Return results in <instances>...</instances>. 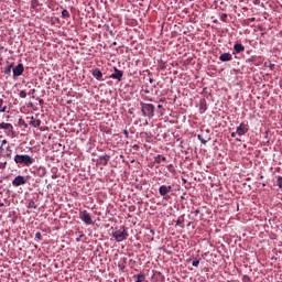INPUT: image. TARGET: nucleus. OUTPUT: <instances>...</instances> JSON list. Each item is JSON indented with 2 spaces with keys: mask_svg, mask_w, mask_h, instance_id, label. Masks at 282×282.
I'll use <instances>...</instances> for the list:
<instances>
[{
  "mask_svg": "<svg viewBox=\"0 0 282 282\" xmlns=\"http://www.w3.org/2000/svg\"><path fill=\"white\" fill-rule=\"evenodd\" d=\"M0 151H3V145H0Z\"/></svg>",
  "mask_w": 282,
  "mask_h": 282,
  "instance_id": "49530a36",
  "label": "nucleus"
},
{
  "mask_svg": "<svg viewBox=\"0 0 282 282\" xmlns=\"http://www.w3.org/2000/svg\"><path fill=\"white\" fill-rule=\"evenodd\" d=\"M112 45H118V42H113Z\"/></svg>",
  "mask_w": 282,
  "mask_h": 282,
  "instance_id": "de8ad7c7",
  "label": "nucleus"
},
{
  "mask_svg": "<svg viewBox=\"0 0 282 282\" xmlns=\"http://www.w3.org/2000/svg\"><path fill=\"white\" fill-rule=\"evenodd\" d=\"M273 67H274V64H270V68L273 69Z\"/></svg>",
  "mask_w": 282,
  "mask_h": 282,
  "instance_id": "a19ab883",
  "label": "nucleus"
},
{
  "mask_svg": "<svg viewBox=\"0 0 282 282\" xmlns=\"http://www.w3.org/2000/svg\"><path fill=\"white\" fill-rule=\"evenodd\" d=\"M52 180H56V175H52Z\"/></svg>",
  "mask_w": 282,
  "mask_h": 282,
  "instance_id": "37998d69",
  "label": "nucleus"
},
{
  "mask_svg": "<svg viewBox=\"0 0 282 282\" xmlns=\"http://www.w3.org/2000/svg\"><path fill=\"white\" fill-rule=\"evenodd\" d=\"M231 138H237V132H231Z\"/></svg>",
  "mask_w": 282,
  "mask_h": 282,
  "instance_id": "4c0bfd02",
  "label": "nucleus"
},
{
  "mask_svg": "<svg viewBox=\"0 0 282 282\" xmlns=\"http://www.w3.org/2000/svg\"><path fill=\"white\" fill-rule=\"evenodd\" d=\"M6 158L8 160H12V148L9 145L7 147V154H6Z\"/></svg>",
  "mask_w": 282,
  "mask_h": 282,
  "instance_id": "a211bd4d",
  "label": "nucleus"
},
{
  "mask_svg": "<svg viewBox=\"0 0 282 282\" xmlns=\"http://www.w3.org/2000/svg\"><path fill=\"white\" fill-rule=\"evenodd\" d=\"M144 94H150V91L145 89V90H144Z\"/></svg>",
  "mask_w": 282,
  "mask_h": 282,
  "instance_id": "c03bdc74",
  "label": "nucleus"
},
{
  "mask_svg": "<svg viewBox=\"0 0 282 282\" xmlns=\"http://www.w3.org/2000/svg\"><path fill=\"white\" fill-rule=\"evenodd\" d=\"M62 19H69V11H67V9L62 11Z\"/></svg>",
  "mask_w": 282,
  "mask_h": 282,
  "instance_id": "4be33fe9",
  "label": "nucleus"
},
{
  "mask_svg": "<svg viewBox=\"0 0 282 282\" xmlns=\"http://www.w3.org/2000/svg\"><path fill=\"white\" fill-rule=\"evenodd\" d=\"M199 109H200L202 111H206V109H207L206 102L200 101Z\"/></svg>",
  "mask_w": 282,
  "mask_h": 282,
  "instance_id": "b1692460",
  "label": "nucleus"
},
{
  "mask_svg": "<svg viewBox=\"0 0 282 282\" xmlns=\"http://www.w3.org/2000/svg\"><path fill=\"white\" fill-rule=\"evenodd\" d=\"M197 138H198V140H202V134H198Z\"/></svg>",
  "mask_w": 282,
  "mask_h": 282,
  "instance_id": "79ce46f5",
  "label": "nucleus"
},
{
  "mask_svg": "<svg viewBox=\"0 0 282 282\" xmlns=\"http://www.w3.org/2000/svg\"><path fill=\"white\" fill-rule=\"evenodd\" d=\"M242 282H252V279H250V276H248V275H243Z\"/></svg>",
  "mask_w": 282,
  "mask_h": 282,
  "instance_id": "a878e982",
  "label": "nucleus"
},
{
  "mask_svg": "<svg viewBox=\"0 0 282 282\" xmlns=\"http://www.w3.org/2000/svg\"><path fill=\"white\" fill-rule=\"evenodd\" d=\"M4 144H8V140L3 139L1 145L4 147Z\"/></svg>",
  "mask_w": 282,
  "mask_h": 282,
  "instance_id": "f704fd0d",
  "label": "nucleus"
},
{
  "mask_svg": "<svg viewBox=\"0 0 282 282\" xmlns=\"http://www.w3.org/2000/svg\"><path fill=\"white\" fill-rule=\"evenodd\" d=\"M112 237L115 241L120 243L121 241H124L129 237V232L127 231V229H124V227H122V230H117L112 232Z\"/></svg>",
  "mask_w": 282,
  "mask_h": 282,
  "instance_id": "7ed1b4c3",
  "label": "nucleus"
},
{
  "mask_svg": "<svg viewBox=\"0 0 282 282\" xmlns=\"http://www.w3.org/2000/svg\"><path fill=\"white\" fill-rule=\"evenodd\" d=\"M35 239H36L37 241H41V239H43V235H42L40 231H37V232L35 234Z\"/></svg>",
  "mask_w": 282,
  "mask_h": 282,
  "instance_id": "393cba45",
  "label": "nucleus"
},
{
  "mask_svg": "<svg viewBox=\"0 0 282 282\" xmlns=\"http://www.w3.org/2000/svg\"><path fill=\"white\" fill-rule=\"evenodd\" d=\"M0 129H3L7 135H10V133L14 134V126H12V123L1 122Z\"/></svg>",
  "mask_w": 282,
  "mask_h": 282,
  "instance_id": "6e6552de",
  "label": "nucleus"
},
{
  "mask_svg": "<svg viewBox=\"0 0 282 282\" xmlns=\"http://www.w3.org/2000/svg\"><path fill=\"white\" fill-rule=\"evenodd\" d=\"M8 162L0 163V169H6Z\"/></svg>",
  "mask_w": 282,
  "mask_h": 282,
  "instance_id": "473e14b6",
  "label": "nucleus"
},
{
  "mask_svg": "<svg viewBox=\"0 0 282 282\" xmlns=\"http://www.w3.org/2000/svg\"><path fill=\"white\" fill-rule=\"evenodd\" d=\"M122 76H124V73L118 69V67H113V73L110 75V78L113 80H122Z\"/></svg>",
  "mask_w": 282,
  "mask_h": 282,
  "instance_id": "1a4fd4ad",
  "label": "nucleus"
},
{
  "mask_svg": "<svg viewBox=\"0 0 282 282\" xmlns=\"http://www.w3.org/2000/svg\"><path fill=\"white\" fill-rule=\"evenodd\" d=\"M23 72H25V67L23 66V64H18L13 68V77L17 78L18 76H21Z\"/></svg>",
  "mask_w": 282,
  "mask_h": 282,
  "instance_id": "9d476101",
  "label": "nucleus"
},
{
  "mask_svg": "<svg viewBox=\"0 0 282 282\" xmlns=\"http://www.w3.org/2000/svg\"><path fill=\"white\" fill-rule=\"evenodd\" d=\"M192 265H193L194 268H199V260H194V261L192 262Z\"/></svg>",
  "mask_w": 282,
  "mask_h": 282,
  "instance_id": "c85d7f7f",
  "label": "nucleus"
},
{
  "mask_svg": "<svg viewBox=\"0 0 282 282\" xmlns=\"http://www.w3.org/2000/svg\"><path fill=\"white\" fill-rule=\"evenodd\" d=\"M145 276H147L145 274L140 273L134 275V279H137V282H142L144 281Z\"/></svg>",
  "mask_w": 282,
  "mask_h": 282,
  "instance_id": "412c9836",
  "label": "nucleus"
},
{
  "mask_svg": "<svg viewBox=\"0 0 282 282\" xmlns=\"http://www.w3.org/2000/svg\"><path fill=\"white\" fill-rule=\"evenodd\" d=\"M79 237H85V235H84V234H82Z\"/></svg>",
  "mask_w": 282,
  "mask_h": 282,
  "instance_id": "3c124183",
  "label": "nucleus"
},
{
  "mask_svg": "<svg viewBox=\"0 0 282 282\" xmlns=\"http://www.w3.org/2000/svg\"><path fill=\"white\" fill-rule=\"evenodd\" d=\"M109 160H111V156L108 154L99 156V159L97 160V164H99L100 166H107V164H109Z\"/></svg>",
  "mask_w": 282,
  "mask_h": 282,
  "instance_id": "9b49d317",
  "label": "nucleus"
},
{
  "mask_svg": "<svg viewBox=\"0 0 282 282\" xmlns=\"http://www.w3.org/2000/svg\"><path fill=\"white\" fill-rule=\"evenodd\" d=\"M24 184H28V180H25V176L18 175L12 181V185L15 187L24 186Z\"/></svg>",
  "mask_w": 282,
  "mask_h": 282,
  "instance_id": "0eeeda50",
  "label": "nucleus"
},
{
  "mask_svg": "<svg viewBox=\"0 0 282 282\" xmlns=\"http://www.w3.org/2000/svg\"><path fill=\"white\" fill-rule=\"evenodd\" d=\"M176 226H180V228H184V216H180L176 220Z\"/></svg>",
  "mask_w": 282,
  "mask_h": 282,
  "instance_id": "f3484780",
  "label": "nucleus"
},
{
  "mask_svg": "<svg viewBox=\"0 0 282 282\" xmlns=\"http://www.w3.org/2000/svg\"><path fill=\"white\" fill-rule=\"evenodd\" d=\"M155 162H156V164H160L161 162H166V156H162V155L159 154L155 158Z\"/></svg>",
  "mask_w": 282,
  "mask_h": 282,
  "instance_id": "6ab92c4d",
  "label": "nucleus"
},
{
  "mask_svg": "<svg viewBox=\"0 0 282 282\" xmlns=\"http://www.w3.org/2000/svg\"><path fill=\"white\" fill-rule=\"evenodd\" d=\"M141 111L144 118H153L155 116V106L153 104L141 102Z\"/></svg>",
  "mask_w": 282,
  "mask_h": 282,
  "instance_id": "f03ea898",
  "label": "nucleus"
},
{
  "mask_svg": "<svg viewBox=\"0 0 282 282\" xmlns=\"http://www.w3.org/2000/svg\"><path fill=\"white\" fill-rule=\"evenodd\" d=\"M202 144H206V140L202 139L200 140Z\"/></svg>",
  "mask_w": 282,
  "mask_h": 282,
  "instance_id": "ea45409f",
  "label": "nucleus"
},
{
  "mask_svg": "<svg viewBox=\"0 0 282 282\" xmlns=\"http://www.w3.org/2000/svg\"><path fill=\"white\" fill-rule=\"evenodd\" d=\"M4 102L6 101L3 99H0V107H3Z\"/></svg>",
  "mask_w": 282,
  "mask_h": 282,
  "instance_id": "c9c22d12",
  "label": "nucleus"
},
{
  "mask_svg": "<svg viewBox=\"0 0 282 282\" xmlns=\"http://www.w3.org/2000/svg\"><path fill=\"white\" fill-rule=\"evenodd\" d=\"M14 162L18 166H32L36 161L28 154H15Z\"/></svg>",
  "mask_w": 282,
  "mask_h": 282,
  "instance_id": "f257e3e1",
  "label": "nucleus"
},
{
  "mask_svg": "<svg viewBox=\"0 0 282 282\" xmlns=\"http://www.w3.org/2000/svg\"><path fill=\"white\" fill-rule=\"evenodd\" d=\"M248 131H250V127L248 126V123L241 122L239 124V127H237L236 129V133L237 135H246V133H248Z\"/></svg>",
  "mask_w": 282,
  "mask_h": 282,
  "instance_id": "423d86ee",
  "label": "nucleus"
},
{
  "mask_svg": "<svg viewBox=\"0 0 282 282\" xmlns=\"http://www.w3.org/2000/svg\"><path fill=\"white\" fill-rule=\"evenodd\" d=\"M278 186L282 189V176L278 177Z\"/></svg>",
  "mask_w": 282,
  "mask_h": 282,
  "instance_id": "c756f323",
  "label": "nucleus"
},
{
  "mask_svg": "<svg viewBox=\"0 0 282 282\" xmlns=\"http://www.w3.org/2000/svg\"><path fill=\"white\" fill-rule=\"evenodd\" d=\"M241 52H246V46L241 43H236L234 45V54H241Z\"/></svg>",
  "mask_w": 282,
  "mask_h": 282,
  "instance_id": "ddd939ff",
  "label": "nucleus"
},
{
  "mask_svg": "<svg viewBox=\"0 0 282 282\" xmlns=\"http://www.w3.org/2000/svg\"><path fill=\"white\" fill-rule=\"evenodd\" d=\"M172 191H173V186L161 185L159 188V194L161 195V197H163V199H171V197L169 196V193H171Z\"/></svg>",
  "mask_w": 282,
  "mask_h": 282,
  "instance_id": "20e7f679",
  "label": "nucleus"
},
{
  "mask_svg": "<svg viewBox=\"0 0 282 282\" xmlns=\"http://www.w3.org/2000/svg\"><path fill=\"white\" fill-rule=\"evenodd\" d=\"M251 21H254V18H252Z\"/></svg>",
  "mask_w": 282,
  "mask_h": 282,
  "instance_id": "864d4df0",
  "label": "nucleus"
},
{
  "mask_svg": "<svg viewBox=\"0 0 282 282\" xmlns=\"http://www.w3.org/2000/svg\"><path fill=\"white\" fill-rule=\"evenodd\" d=\"M219 61H221V63H228L229 61H232V55L230 53H223L219 56Z\"/></svg>",
  "mask_w": 282,
  "mask_h": 282,
  "instance_id": "4468645a",
  "label": "nucleus"
},
{
  "mask_svg": "<svg viewBox=\"0 0 282 282\" xmlns=\"http://www.w3.org/2000/svg\"><path fill=\"white\" fill-rule=\"evenodd\" d=\"M4 206V204L3 203H0V207H3Z\"/></svg>",
  "mask_w": 282,
  "mask_h": 282,
  "instance_id": "8fccbe9b",
  "label": "nucleus"
},
{
  "mask_svg": "<svg viewBox=\"0 0 282 282\" xmlns=\"http://www.w3.org/2000/svg\"><path fill=\"white\" fill-rule=\"evenodd\" d=\"M29 124H31V127H34V128L41 127V119H36L34 117H31Z\"/></svg>",
  "mask_w": 282,
  "mask_h": 282,
  "instance_id": "2eb2a0df",
  "label": "nucleus"
},
{
  "mask_svg": "<svg viewBox=\"0 0 282 282\" xmlns=\"http://www.w3.org/2000/svg\"><path fill=\"white\" fill-rule=\"evenodd\" d=\"M236 142H241V139H236Z\"/></svg>",
  "mask_w": 282,
  "mask_h": 282,
  "instance_id": "a18cd8bd",
  "label": "nucleus"
},
{
  "mask_svg": "<svg viewBox=\"0 0 282 282\" xmlns=\"http://www.w3.org/2000/svg\"><path fill=\"white\" fill-rule=\"evenodd\" d=\"M77 241H80V238H77Z\"/></svg>",
  "mask_w": 282,
  "mask_h": 282,
  "instance_id": "603ef678",
  "label": "nucleus"
},
{
  "mask_svg": "<svg viewBox=\"0 0 282 282\" xmlns=\"http://www.w3.org/2000/svg\"><path fill=\"white\" fill-rule=\"evenodd\" d=\"M252 3H253L254 6H259V3H261V0H252Z\"/></svg>",
  "mask_w": 282,
  "mask_h": 282,
  "instance_id": "7c9ffc66",
  "label": "nucleus"
},
{
  "mask_svg": "<svg viewBox=\"0 0 282 282\" xmlns=\"http://www.w3.org/2000/svg\"><path fill=\"white\" fill-rule=\"evenodd\" d=\"M12 67H14V63L9 64V65L4 68V74H6V76H10V74L12 73Z\"/></svg>",
  "mask_w": 282,
  "mask_h": 282,
  "instance_id": "dca6fc26",
  "label": "nucleus"
},
{
  "mask_svg": "<svg viewBox=\"0 0 282 282\" xmlns=\"http://www.w3.org/2000/svg\"><path fill=\"white\" fill-rule=\"evenodd\" d=\"M123 135L126 137V138H129V130H123Z\"/></svg>",
  "mask_w": 282,
  "mask_h": 282,
  "instance_id": "2f4dec72",
  "label": "nucleus"
},
{
  "mask_svg": "<svg viewBox=\"0 0 282 282\" xmlns=\"http://www.w3.org/2000/svg\"><path fill=\"white\" fill-rule=\"evenodd\" d=\"M8 111V106L0 107V113H6Z\"/></svg>",
  "mask_w": 282,
  "mask_h": 282,
  "instance_id": "cd10ccee",
  "label": "nucleus"
},
{
  "mask_svg": "<svg viewBox=\"0 0 282 282\" xmlns=\"http://www.w3.org/2000/svg\"><path fill=\"white\" fill-rule=\"evenodd\" d=\"M20 98H28V93H25V90H21Z\"/></svg>",
  "mask_w": 282,
  "mask_h": 282,
  "instance_id": "bb28decb",
  "label": "nucleus"
},
{
  "mask_svg": "<svg viewBox=\"0 0 282 282\" xmlns=\"http://www.w3.org/2000/svg\"><path fill=\"white\" fill-rule=\"evenodd\" d=\"M32 94H36V89H31V90L29 91V96H32Z\"/></svg>",
  "mask_w": 282,
  "mask_h": 282,
  "instance_id": "72a5a7b5",
  "label": "nucleus"
},
{
  "mask_svg": "<svg viewBox=\"0 0 282 282\" xmlns=\"http://www.w3.org/2000/svg\"><path fill=\"white\" fill-rule=\"evenodd\" d=\"M220 21H223L224 23H226V22L228 21V14L223 13V14L220 15Z\"/></svg>",
  "mask_w": 282,
  "mask_h": 282,
  "instance_id": "5701e85b",
  "label": "nucleus"
},
{
  "mask_svg": "<svg viewBox=\"0 0 282 282\" xmlns=\"http://www.w3.org/2000/svg\"><path fill=\"white\" fill-rule=\"evenodd\" d=\"M79 219H82V221H84V224H86L87 226H91V224H94V220L91 219V214H89V212L85 209L79 212Z\"/></svg>",
  "mask_w": 282,
  "mask_h": 282,
  "instance_id": "39448f33",
  "label": "nucleus"
},
{
  "mask_svg": "<svg viewBox=\"0 0 282 282\" xmlns=\"http://www.w3.org/2000/svg\"><path fill=\"white\" fill-rule=\"evenodd\" d=\"M29 208H34L36 210V208H39V205L34 202V199L29 200Z\"/></svg>",
  "mask_w": 282,
  "mask_h": 282,
  "instance_id": "aec40b11",
  "label": "nucleus"
},
{
  "mask_svg": "<svg viewBox=\"0 0 282 282\" xmlns=\"http://www.w3.org/2000/svg\"><path fill=\"white\" fill-rule=\"evenodd\" d=\"M91 75L96 78V80H99V82L105 80V79L102 78V72L100 70V68H94V69L91 70Z\"/></svg>",
  "mask_w": 282,
  "mask_h": 282,
  "instance_id": "f8f14e48",
  "label": "nucleus"
},
{
  "mask_svg": "<svg viewBox=\"0 0 282 282\" xmlns=\"http://www.w3.org/2000/svg\"><path fill=\"white\" fill-rule=\"evenodd\" d=\"M19 124H25V121L23 119H20Z\"/></svg>",
  "mask_w": 282,
  "mask_h": 282,
  "instance_id": "e433bc0d",
  "label": "nucleus"
},
{
  "mask_svg": "<svg viewBox=\"0 0 282 282\" xmlns=\"http://www.w3.org/2000/svg\"><path fill=\"white\" fill-rule=\"evenodd\" d=\"M158 108H159V109H162V105H159Z\"/></svg>",
  "mask_w": 282,
  "mask_h": 282,
  "instance_id": "09e8293b",
  "label": "nucleus"
},
{
  "mask_svg": "<svg viewBox=\"0 0 282 282\" xmlns=\"http://www.w3.org/2000/svg\"><path fill=\"white\" fill-rule=\"evenodd\" d=\"M153 82H154L153 78H149L150 84H153Z\"/></svg>",
  "mask_w": 282,
  "mask_h": 282,
  "instance_id": "58836bf2",
  "label": "nucleus"
}]
</instances>
